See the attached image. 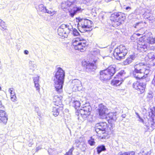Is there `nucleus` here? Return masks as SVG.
Wrapping results in <instances>:
<instances>
[{"label":"nucleus","mask_w":155,"mask_h":155,"mask_svg":"<svg viewBox=\"0 0 155 155\" xmlns=\"http://www.w3.org/2000/svg\"><path fill=\"white\" fill-rule=\"evenodd\" d=\"M65 77V72L63 69L58 68L55 74L54 80V86L56 90L58 93L62 91L63 84H64Z\"/></svg>","instance_id":"obj_1"},{"label":"nucleus","mask_w":155,"mask_h":155,"mask_svg":"<svg viewBox=\"0 0 155 155\" xmlns=\"http://www.w3.org/2000/svg\"><path fill=\"white\" fill-rule=\"evenodd\" d=\"M116 68L115 65H112L109 66L107 69L101 71L100 80L104 81L110 80L116 72Z\"/></svg>","instance_id":"obj_2"},{"label":"nucleus","mask_w":155,"mask_h":155,"mask_svg":"<svg viewBox=\"0 0 155 155\" xmlns=\"http://www.w3.org/2000/svg\"><path fill=\"white\" fill-rule=\"evenodd\" d=\"M125 18L124 14L118 12L112 14L110 18V20L113 26L116 27L120 25L122 22L124 21Z\"/></svg>","instance_id":"obj_3"},{"label":"nucleus","mask_w":155,"mask_h":155,"mask_svg":"<svg viewBox=\"0 0 155 155\" xmlns=\"http://www.w3.org/2000/svg\"><path fill=\"white\" fill-rule=\"evenodd\" d=\"M87 45V41L81 37L77 38L73 41V45L74 49L81 52L85 50Z\"/></svg>","instance_id":"obj_4"},{"label":"nucleus","mask_w":155,"mask_h":155,"mask_svg":"<svg viewBox=\"0 0 155 155\" xmlns=\"http://www.w3.org/2000/svg\"><path fill=\"white\" fill-rule=\"evenodd\" d=\"M127 53V50L126 47L120 45L114 49V55L116 59L120 60L124 58Z\"/></svg>","instance_id":"obj_5"},{"label":"nucleus","mask_w":155,"mask_h":155,"mask_svg":"<svg viewBox=\"0 0 155 155\" xmlns=\"http://www.w3.org/2000/svg\"><path fill=\"white\" fill-rule=\"evenodd\" d=\"M134 67V70L133 73L134 77L137 79H141L143 71L145 67H146V66L142 63H140L136 64Z\"/></svg>","instance_id":"obj_6"},{"label":"nucleus","mask_w":155,"mask_h":155,"mask_svg":"<svg viewBox=\"0 0 155 155\" xmlns=\"http://www.w3.org/2000/svg\"><path fill=\"white\" fill-rule=\"evenodd\" d=\"M81 108V109L78 111V113H79L78 115H80L83 119H85L90 115L92 109L91 107L90 103H88L83 105Z\"/></svg>","instance_id":"obj_7"},{"label":"nucleus","mask_w":155,"mask_h":155,"mask_svg":"<svg viewBox=\"0 0 155 155\" xmlns=\"http://www.w3.org/2000/svg\"><path fill=\"white\" fill-rule=\"evenodd\" d=\"M92 22L90 20L87 19H81L80 20L78 25L82 28H85L86 31H90L93 25Z\"/></svg>","instance_id":"obj_8"},{"label":"nucleus","mask_w":155,"mask_h":155,"mask_svg":"<svg viewBox=\"0 0 155 155\" xmlns=\"http://www.w3.org/2000/svg\"><path fill=\"white\" fill-rule=\"evenodd\" d=\"M125 73L124 71H121L117 75V79H115L111 81V84L114 86H119L123 81V78H124Z\"/></svg>","instance_id":"obj_9"},{"label":"nucleus","mask_w":155,"mask_h":155,"mask_svg":"<svg viewBox=\"0 0 155 155\" xmlns=\"http://www.w3.org/2000/svg\"><path fill=\"white\" fill-rule=\"evenodd\" d=\"M97 110L100 118L104 119L106 117V115L108 114V109L106 106L102 104H99Z\"/></svg>","instance_id":"obj_10"},{"label":"nucleus","mask_w":155,"mask_h":155,"mask_svg":"<svg viewBox=\"0 0 155 155\" xmlns=\"http://www.w3.org/2000/svg\"><path fill=\"white\" fill-rule=\"evenodd\" d=\"M95 131L98 134H103L105 133V129L107 127V124L105 122H100L95 125Z\"/></svg>","instance_id":"obj_11"},{"label":"nucleus","mask_w":155,"mask_h":155,"mask_svg":"<svg viewBox=\"0 0 155 155\" xmlns=\"http://www.w3.org/2000/svg\"><path fill=\"white\" fill-rule=\"evenodd\" d=\"M133 88L136 90L139 91L141 94L144 92L146 87V84L140 82L136 81L133 84Z\"/></svg>","instance_id":"obj_12"},{"label":"nucleus","mask_w":155,"mask_h":155,"mask_svg":"<svg viewBox=\"0 0 155 155\" xmlns=\"http://www.w3.org/2000/svg\"><path fill=\"white\" fill-rule=\"evenodd\" d=\"M82 65L86 67V71L89 72L94 71L97 68L95 63L94 62L91 63L85 61L83 62Z\"/></svg>","instance_id":"obj_13"},{"label":"nucleus","mask_w":155,"mask_h":155,"mask_svg":"<svg viewBox=\"0 0 155 155\" xmlns=\"http://www.w3.org/2000/svg\"><path fill=\"white\" fill-rule=\"evenodd\" d=\"M36 8L38 13L39 14H40V13H47L48 14H51L52 13L51 11L48 10L46 8V7H45L43 4L39 5L37 7H36Z\"/></svg>","instance_id":"obj_14"},{"label":"nucleus","mask_w":155,"mask_h":155,"mask_svg":"<svg viewBox=\"0 0 155 155\" xmlns=\"http://www.w3.org/2000/svg\"><path fill=\"white\" fill-rule=\"evenodd\" d=\"M71 7H72V8L71 9L69 13L70 15L72 17H73L76 13L81 12L83 10L81 7H78L76 5H73Z\"/></svg>","instance_id":"obj_15"},{"label":"nucleus","mask_w":155,"mask_h":155,"mask_svg":"<svg viewBox=\"0 0 155 155\" xmlns=\"http://www.w3.org/2000/svg\"><path fill=\"white\" fill-rule=\"evenodd\" d=\"M8 120L7 116L5 111L0 110V123L6 124Z\"/></svg>","instance_id":"obj_16"},{"label":"nucleus","mask_w":155,"mask_h":155,"mask_svg":"<svg viewBox=\"0 0 155 155\" xmlns=\"http://www.w3.org/2000/svg\"><path fill=\"white\" fill-rule=\"evenodd\" d=\"M149 49V46L144 42H140L138 44L137 46L138 50L141 52H145Z\"/></svg>","instance_id":"obj_17"},{"label":"nucleus","mask_w":155,"mask_h":155,"mask_svg":"<svg viewBox=\"0 0 155 155\" xmlns=\"http://www.w3.org/2000/svg\"><path fill=\"white\" fill-rule=\"evenodd\" d=\"M62 97L58 95L55 96L54 97L53 101L55 106H61L62 104Z\"/></svg>","instance_id":"obj_18"},{"label":"nucleus","mask_w":155,"mask_h":155,"mask_svg":"<svg viewBox=\"0 0 155 155\" xmlns=\"http://www.w3.org/2000/svg\"><path fill=\"white\" fill-rule=\"evenodd\" d=\"M72 86H73V88H75V89H78L79 87L82 86L81 81L78 79H74L72 81Z\"/></svg>","instance_id":"obj_19"},{"label":"nucleus","mask_w":155,"mask_h":155,"mask_svg":"<svg viewBox=\"0 0 155 155\" xmlns=\"http://www.w3.org/2000/svg\"><path fill=\"white\" fill-rule=\"evenodd\" d=\"M117 114L116 112L109 113L107 114L106 117V118H109V119L108 120H111L112 121H116L117 118Z\"/></svg>","instance_id":"obj_20"},{"label":"nucleus","mask_w":155,"mask_h":155,"mask_svg":"<svg viewBox=\"0 0 155 155\" xmlns=\"http://www.w3.org/2000/svg\"><path fill=\"white\" fill-rule=\"evenodd\" d=\"M136 56L135 54H133L130 55L129 57L124 61L123 63L124 65H127L128 64L131 63L133 60H134Z\"/></svg>","instance_id":"obj_21"},{"label":"nucleus","mask_w":155,"mask_h":155,"mask_svg":"<svg viewBox=\"0 0 155 155\" xmlns=\"http://www.w3.org/2000/svg\"><path fill=\"white\" fill-rule=\"evenodd\" d=\"M62 107L56 106V107H53L52 112L53 115L55 117L58 116L59 114V110L62 109Z\"/></svg>","instance_id":"obj_22"},{"label":"nucleus","mask_w":155,"mask_h":155,"mask_svg":"<svg viewBox=\"0 0 155 155\" xmlns=\"http://www.w3.org/2000/svg\"><path fill=\"white\" fill-rule=\"evenodd\" d=\"M72 3L69 1L62 2L61 4V7L62 9L68 8V7H72Z\"/></svg>","instance_id":"obj_23"},{"label":"nucleus","mask_w":155,"mask_h":155,"mask_svg":"<svg viewBox=\"0 0 155 155\" xmlns=\"http://www.w3.org/2000/svg\"><path fill=\"white\" fill-rule=\"evenodd\" d=\"M64 28L66 35H67L68 34L71 32V29H72V26L70 24H64Z\"/></svg>","instance_id":"obj_24"},{"label":"nucleus","mask_w":155,"mask_h":155,"mask_svg":"<svg viewBox=\"0 0 155 155\" xmlns=\"http://www.w3.org/2000/svg\"><path fill=\"white\" fill-rule=\"evenodd\" d=\"M64 24H62L61 25V26L59 27L58 29V35L60 36H64L65 35H66L65 33V31L64 29Z\"/></svg>","instance_id":"obj_25"},{"label":"nucleus","mask_w":155,"mask_h":155,"mask_svg":"<svg viewBox=\"0 0 155 155\" xmlns=\"http://www.w3.org/2000/svg\"><path fill=\"white\" fill-rule=\"evenodd\" d=\"M39 77L37 76L36 77L33 78L34 82L35 84V87L36 88V90L39 91L40 85L38 83L39 81Z\"/></svg>","instance_id":"obj_26"},{"label":"nucleus","mask_w":155,"mask_h":155,"mask_svg":"<svg viewBox=\"0 0 155 155\" xmlns=\"http://www.w3.org/2000/svg\"><path fill=\"white\" fill-rule=\"evenodd\" d=\"M151 71L150 70V68L149 67H145L144 70L143 71V76L142 77V78H144L147 77V75L149 74L150 72Z\"/></svg>","instance_id":"obj_27"},{"label":"nucleus","mask_w":155,"mask_h":155,"mask_svg":"<svg viewBox=\"0 0 155 155\" xmlns=\"http://www.w3.org/2000/svg\"><path fill=\"white\" fill-rule=\"evenodd\" d=\"M147 57L150 61H153L154 64L155 65V55L153 53H149L147 54Z\"/></svg>","instance_id":"obj_28"},{"label":"nucleus","mask_w":155,"mask_h":155,"mask_svg":"<svg viewBox=\"0 0 155 155\" xmlns=\"http://www.w3.org/2000/svg\"><path fill=\"white\" fill-rule=\"evenodd\" d=\"M7 27L5 22L0 19V29L2 31L6 30L7 29Z\"/></svg>","instance_id":"obj_29"},{"label":"nucleus","mask_w":155,"mask_h":155,"mask_svg":"<svg viewBox=\"0 0 155 155\" xmlns=\"http://www.w3.org/2000/svg\"><path fill=\"white\" fill-rule=\"evenodd\" d=\"M96 149H97V153L99 154L102 151H104L106 150L105 146L103 145L98 147H97Z\"/></svg>","instance_id":"obj_30"},{"label":"nucleus","mask_w":155,"mask_h":155,"mask_svg":"<svg viewBox=\"0 0 155 155\" xmlns=\"http://www.w3.org/2000/svg\"><path fill=\"white\" fill-rule=\"evenodd\" d=\"M135 152L134 151H128L122 152H120L118 153V155H134Z\"/></svg>","instance_id":"obj_31"},{"label":"nucleus","mask_w":155,"mask_h":155,"mask_svg":"<svg viewBox=\"0 0 155 155\" xmlns=\"http://www.w3.org/2000/svg\"><path fill=\"white\" fill-rule=\"evenodd\" d=\"M81 105V103L79 101L77 100L74 101L72 102V106L76 109L78 108H79Z\"/></svg>","instance_id":"obj_32"},{"label":"nucleus","mask_w":155,"mask_h":155,"mask_svg":"<svg viewBox=\"0 0 155 155\" xmlns=\"http://www.w3.org/2000/svg\"><path fill=\"white\" fill-rule=\"evenodd\" d=\"M71 34L74 36H78L80 35L78 31L76 28H72V29H71Z\"/></svg>","instance_id":"obj_33"},{"label":"nucleus","mask_w":155,"mask_h":155,"mask_svg":"<svg viewBox=\"0 0 155 155\" xmlns=\"http://www.w3.org/2000/svg\"><path fill=\"white\" fill-rule=\"evenodd\" d=\"M29 65L30 68L32 69L37 67V65L34 61H30L29 63Z\"/></svg>","instance_id":"obj_34"},{"label":"nucleus","mask_w":155,"mask_h":155,"mask_svg":"<svg viewBox=\"0 0 155 155\" xmlns=\"http://www.w3.org/2000/svg\"><path fill=\"white\" fill-rule=\"evenodd\" d=\"M88 143L91 146L94 145L95 143L94 139L92 137H91L90 139L88 141Z\"/></svg>","instance_id":"obj_35"},{"label":"nucleus","mask_w":155,"mask_h":155,"mask_svg":"<svg viewBox=\"0 0 155 155\" xmlns=\"http://www.w3.org/2000/svg\"><path fill=\"white\" fill-rule=\"evenodd\" d=\"M74 147H72L71 149H70L69 151L67 152L65 155H72V152L74 150Z\"/></svg>","instance_id":"obj_36"},{"label":"nucleus","mask_w":155,"mask_h":155,"mask_svg":"<svg viewBox=\"0 0 155 155\" xmlns=\"http://www.w3.org/2000/svg\"><path fill=\"white\" fill-rule=\"evenodd\" d=\"M98 17L99 20L101 21H102V20L104 19V15L102 13H100Z\"/></svg>","instance_id":"obj_37"},{"label":"nucleus","mask_w":155,"mask_h":155,"mask_svg":"<svg viewBox=\"0 0 155 155\" xmlns=\"http://www.w3.org/2000/svg\"><path fill=\"white\" fill-rule=\"evenodd\" d=\"M150 43L152 44L155 43V37L154 38H150L149 40Z\"/></svg>","instance_id":"obj_38"},{"label":"nucleus","mask_w":155,"mask_h":155,"mask_svg":"<svg viewBox=\"0 0 155 155\" xmlns=\"http://www.w3.org/2000/svg\"><path fill=\"white\" fill-rule=\"evenodd\" d=\"M16 99L17 97L16 95L11 97V99L13 102L16 101H17Z\"/></svg>","instance_id":"obj_39"},{"label":"nucleus","mask_w":155,"mask_h":155,"mask_svg":"<svg viewBox=\"0 0 155 155\" xmlns=\"http://www.w3.org/2000/svg\"><path fill=\"white\" fill-rule=\"evenodd\" d=\"M151 153V152L150 151H149L148 152H144V151H143L142 152V155H150Z\"/></svg>","instance_id":"obj_40"},{"label":"nucleus","mask_w":155,"mask_h":155,"mask_svg":"<svg viewBox=\"0 0 155 155\" xmlns=\"http://www.w3.org/2000/svg\"><path fill=\"white\" fill-rule=\"evenodd\" d=\"M14 90V89L13 88H9L8 91L10 93V95L11 94H12L13 93V92H15Z\"/></svg>","instance_id":"obj_41"},{"label":"nucleus","mask_w":155,"mask_h":155,"mask_svg":"<svg viewBox=\"0 0 155 155\" xmlns=\"http://www.w3.org/2000/svg\"><path fill=\"white\" fill-rule=\"evenodd\" d=\"M93 0H82L83 2L86 4L87 3L90 2L92 1Z\"/></svg>","instance_id":"obj_42"},{"label":"nucleus","mask_w":155,"mask_h":155,"mask_svg":"<svg viewBox=\"0 0 155 155\" xmlns=\"http://www.w3.org/2000/svg\"><path fill=\"white\" fill-rule=\"evenodd\" d=\"M82 147L81 148V150L83 151H84L86 149V146L84 145L82 146Z\"/></svg>","instance_id":"obj_43"},{"label":"nucleus","mask_w":155,"mask_h":155,"mask_svg":"<svg viewBox=\"0 0 155 155\" xmlns=\"http://www.w3.org/2000/svg\"><path fill=\"white\" fill-rule=\"evenodd\" d=\"M147 97L149 98L150 99H151L153 97V96L152 94H149L147 95Z\"/></svg>","instance_id":"obj_44"},{"label":"nucleus","mask_w":155,"mask_h":155,"mask_svg":"<svg viewBox=\"0 0 155 155\" xmlns=\"http://www.w3.org/2000/svg\"><path fill=\"white\" fill-rule=\"evenodd\" d=\"M153 122H151V127H152V129H151L150 130L151 131H152L154 128L153 127Z\"/></svg>","instance_id":"obj_45"},{"label":"nucleus","mask_w":155,"mask_h":155,"mask_svg":"<svg viewBox=\"0 0 155 155\" xmlns=\"http://www.w3.org/2000/svg\"><path fill=\"white\" fill-rule=\"evenodd\" d=\"M131 9V7L129 6L125 8V9L126 10H130Z\"/></svg>","instance_id":"obj_46"},{"label":"nucleus","mask_w":155,"mask_h":155,"mask_svg":"<svg viewBox=\"0 0 155 155\" xmlns=\"http://www.w3.org/2000/svg\"><path fill=\"white\" fill-rule=\"evenodd\" d=\"M135 114H136L137 116V117L139 118V119H140L141 118V117H140V115H139L138 113L137 112H136L135 113Z\"/></svg>","instance_id":"obj_47"},{"label":"nucleus","mask_w":155,"mask_h":155,"mask_svg":"<svg viewBox=\"0 0 155 155\" xmlns=\"http://www.w3.org/2000/svg\"><path fill=\"white\" fill-rule=\"evenodd\" d=\"M28 51L27 50H26L24 51V53L25 54H28Z\"/></svg>","instance_id":"obj_48"},{"label":"nucleus","mask_w":155,"mask_h":155,"mask_svg":"<svg viewBox=\"0 0 155 155\" xmlns=\"http://www.w3.org/2000/svg\"><path fill=\"white\" fill-rule=\"evenodd\" d=\"M140 23L139 22H137V23H136V24H135V27H136L138 25L140 24Z\"/></svg>","instance_id":"obj_49"},{"label":"nucleus","mask_w":155,"mask_h":155,"mask_svg":"<svg viewBox=\"0 0 155 155\" xmlns=\"http://www.w3.org/2000/svg\"><path fill=\"white\" fill-rule=\"evenodd\" d=\"M15 95H16L15 93L13 92V93L12 94H11L10 95V97H11Z\"/></svg>","instance_id":"obj_50"},{"label":"nucleus","mask_w":155,"mask_h":155,"mask_svg":"<svg viewBox=\"0 0 155 155\" xmlns=\"http://www.w3.org/2000/svg\"><path fill=\"white\" fill-rule=\"evenodd\" d=\"M141 121V122L143 123V124H144V120H143V119L141 118L140 119H139Z\"/></svg>","instance_id":"obj_51"},{"label":"nucleus","mask_w":155,"mask_h":155,"mask_svg":"<svg viewBox=\"0 0 155 155\" xmlns=\"http://www.w3.org/2000/svg\"><path fill=\"white\" fill-rule=\"evenodd\" d=\"M2 103L1 101H0V108H1L2 107Z\"/></svg>","instance_id":"obj_52"},{"label":"nucleus","mask_w":155,"mask_h":155,"mask_svg":"<svg viewBox=\"0 0 155 155\" xmlns=\"http://www.w3.org/2000/svg\"><path fill=\"white\" fill-rule=\"evenodd\" d=\"M126 115L125 114H122V117L123 118H125L126 117Z\"/></svg>","instance_id":"obj_53"},{"label":"nucleus","mask_w":155,"mask_h":155,"mask_svg":"<svg viewBox=\"0 0 155 155\" xmlns=\"http://www.w3.org/2000/svg\"><path fill=\"white\" fill-rule=\"evenodd\" d=\"M146 127L147 128V130H148L150 129V128L149 127V126H147V125H146Z\"/></svg>","instance_id":"obj_54"},{"label":"nucleus","mask_w":155,"mask_h":155,"mask_svg":"<svg viewBox=\"0 0 155 155\" xmlns=\"http://www.w3.org/2000/svg\"><path fill=\"white\" fill-rule=\"evenodd\" d=\"M147 18H148L149 20H151V18L150 16H149L148 18L147 17Z\"/></svg>","instance_id":"obj_55"},{"label":"nucleus","mask_w":155,"mask_h":155,"mask_svg":"<svg viewBox=\"0 0 155 155\" xmlns=\"http://www.w3.org/2000/svg\"><path fill=\"white\" fill-rule=\"evenodd\" d=\"M41 148H40L39 147H37V150H38L39 149H40Z\"/></svg>","instance_id":"obj_56"},{"label":"nucleus","mask_w":155,"mask_h":155,"mask_svg":"<svg viewBox=\"0 0 155 155\" xmlns=\"http://www.w3.org/2000/svg\"><path fill=\"white\" fill-rule=\"evenodd\" d=\"M114 43H112L111 44V46H112L113 45V47H114Z\"/></svg>","instance_id":"obj_57"},{"label":"nucleus","mask_w":155,"mask_h":155,"mask_svg":"<svg viewBox=\"0 0 155 155\" xmlns=\"http://www.w3.org/2000/svg\"><path fill=\"white\" fill-rule=\"evenodd\" d=\"M1 87H0V90H1Z\"/></svg>","instance_id":"obj_58"},{"label":"nucleus","mask_w":155,"mask_h":155,"mask_svg":"<svg viewBox=\"0 0 155 155\" xmlns=\"http://www.w3.org/2000/svg\"><path fill=\"white\" fill-rule=\"evenodd\" d=\"M137 35H140V34H138Z\"/></svg>","instance_id":"obj_59"},{"label":"nucleus","mask_w":155,"mask_h":155,"mask_svg":"<svg viewBox=\"0 0 155 155\" xmlns=\"http://www.w3.org/2000/svg\"><path fill=\"white\" fill-rule=\"evenodd\" d=\"M147 15V14H145V16H146V15Z\"/></svg>","instance_id":"obj_60"}]
</instances>
